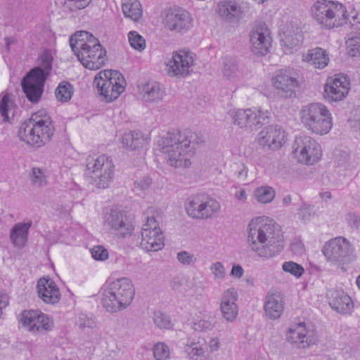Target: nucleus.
<instances>
[{"label": "nucleus", "mask_w": 360, "mask_h": 360, "mask_svg": "<svg viewBox=\"0 0 360 360\" xmlns=\"http://www.w3.org/2000/svg\"><path fill=\"white\" fill-rule=\"evenodd\" d=\"M248 245L258 257L271 258L284 248L283 235L280 226L266 217L252 219L247 228Z\"/></svg>", "instance_id": "obj_1"}, {"label": "nucleus", "mask_w": 360, "mask_h": 360, "mask_svg": "<svg viewBox=\"0 0 360 360\" xmlns=\"http://www.w3.org/2000/svg\"><path fill=\"white\" fill-rule=\"evenodd\" d=\"M198 136L188 130L169 131L158 141V150L162 153L172 167L188 168L189 157L199 143Z\"/></svg>", "instance_id": "obj_2"}, {"label": "nucleus", "mask_w": 360, "mask_h": 360, "mask_svg": "<svg viewBox=\"0 0 360 360\" xmlns=\"http://www.w3.org/2000/svg\"><path fill=\"white\" fill-rule=\"evenodd\" d=\"M70 46L80 63L87 69L98 70L107 60L106 51L99 40L86 31H79L70 38Z\"/></svg>", "instance_id": "obj_3"}, {"label": "nucleus", "mask_w": 360, "mask_h": 360, "mask_svg": "<svg viewBox=\"0 0 360 360\" xmlns=\"http://www.w3.org/2000/svg\"><path fill=\"white\" fill-rule=\"evenodd\" d=\"M53 58L49 51H45L38 58V66L32 69L22 81V88L27 98L32 103L40 99L46 79L52 69Z\"/></svg>", "instance_id": "obj_4"}, {"label": "nucleus", "mask_w": 360, "mask_h": 360, "mask_svg": "<svg viewBox=\"0 0 360 360\" xmlns=\"http://www.w3.org/2000/svg\"><path fill=\"white\" fill-rule=\"evenodd\" d=\"M135 295L131 280L121 278L112 281L102 296L103 307L109 313H116L127 308Z\"/></svg>", "instance_id": "obj_5"}, {"label": "nucleus", "mask_w": 360, "mask_h": 360, "mask_svg": "<svg viewBox=\"0 0 360 360\" xmlns=\"http://www.w3.org/2000/svg\"><path fill=\"white\" fill-rule=\"evenodd\" d=\"M312 18L325 29L342 26L347 22L346 7L338 1L319 0L311 7Z\"/></svg>", "instance_id": "obj_6"}, {"label": "nucleus", "mask_w": 360, "mask_h": 360, "mask_svg": "<svg viewBox=\"0 0 360 360\" xmlns=\"http://www.w3.org/2000/svg\"><path fill=\"white\" fill-rule=\"evenodd\" d=\"M300 117L304 128L312 134L326 135L333 127L331 113L321 103H312L303 106Z\"/></svg>", "instance_id": "obj_7"}, {"label": "nucleus", "mask_w": 360, "mask_h": 360, "mask_svg": "<svg viewBox=\"0 0 360 360\" xmlns=\"http://www.w3.org/2000/svg\"><path fill=\"white\" fill-rule=\"evenodd\" d=\"M163 216L164 212L160 208L150 207L147 210L140 243L141 247L146 252H157L164 248V236L159 226Z\"/></svg>", "instance_id": "obj_8"}, {"label": "nucleus", "mask_w": 360, "mask_h": 360, "mask_svg": "<svg viewBox=\"0 0 360 360\" xmlns=\"http://www.w3.org/2000/svg\"><path fill=\"white\" fill-rule=\"evenodd\" d=\"M86 173L92 184L98 188H106L114 177V164L105 155L89 156L86 159Z\"/></svg>", "instance_id": "obj_9"}, {"label": "nucleus", "mask_w": 360, "mask_h": 360, "mask_svg": "<svg viewBox=\"0 0 360 360\" xmlns=\"http://www.w3.org/2000/svg\"><path fill=\"white\" fill-rule=\"evenodd\" d=\"M94 84L105 101L111 102L124 91L126 82L119 71L105 70L96 75Z\"/></svg>", "instance_id": "obj_10"}, {"label": "nucleus", "mask_w": 360, "mask_h": 360, "mask_svg": "<svg viewBox=\"0 0 360 360\" xmlns=\"http://www.w3.org/2000/svg\"><path fill=\"white\" fill-rule=\"evenodd\" d=\"M233 123L241 129L255 130L269 122L270 111L261 109H233L228 112Z\"/></svg>", "instance_id": "obj_11"}, {"label": "nucleus", "mask_w": 360, "mask_h": 360, "mask_svg": "<svg viewBox=\"0 0 360 360\" xmlns=\"http://www.w3.org/2000/svg\"><path fill=\"white\" fill-rule=\"evenodd\" d=\"M21 327L33 335H44L51 330L53 321L51 317L40 310H24L18 315Z\"/></svg>", "instance_id": "obj_12"}, {"label": "nucleus", "mask_w": 360, "mask_h": 360, "mask_svg": "<svg viewBox=\"0 0 360 360\" xmlns=\"http://www.w3.org/2000/svg\"><path fill=\"white\" fill-rule=\"evenodd\" d=\"M293 153L298 160L306 165H313L322 156L319 143L313 138L303 135L297 137L293 144Z\"/></svg>", "instance_id": "obj_13"}, {"label": "nucleus", "mask_w": 360, "mask_h": 360, "mask_svg": "<svg viewBox=\"0 0 360 360\" xmlns=\"http://www.w3.org/2000/svg\"><path fill=\"white\" fill-rule=\"evenodd\" d=\"M162 23L168 30L184 34L193 27L191 14L180 7L165 9L162 14Z\"/></svg>", "instance_id": "obj_14"}, {"label": "nucleus", "mask_w": 360, "mask_h": 360, "mask_svg": "<svg viewBox=\"0 0 360 360\" xmlns=\"http://www.w3.org/2000/svg\"><path fill=\"white\" fill-rule=\"evenodd\" d=\"M103 226L112 233L122 238L131 235L134 231L127 212L119 208L106 211L103 216Z\"/></svg>", "instance_id": "obj_15"}, {"label": "nucleus", "mask_w": 360, "mask_h": 360, "mask_svg": "<svg viewBox=\"0 0 360 360\" xmlns=\"http://www.w3.org/2000/svg\"><path fill=\"white\" fill-rule=\"evenodd\" d=\"M194 65L193 53L188 51L180 50L173 53L167 63V72L171 77H186Z\"/></svg>", "instance_id": "obj_16"}, {"label": "nucleus", "mask_w": 360, "mask_h": 360, "mask_svg": "<svg viewBox=\"0 0 360 360\" xmlns=\"http://www.w3.org/2000/svg\"><path fill=\"white\" fill-rule=\"evenodd\" d=\"M276 94L282 98H290L295 96L298 81L292 70H280L272 79Z\"/></svg>", "instance_id": "obj_17"}, {"label": "nucleus", "mask_w": 360, "mask_h": 360, "mask_svg": "<svg viewBox=\"0 0 360 360\" xmlns=\"http://www.w3.org/2000/svg\"><path fill=\"white\" fill-rule=\"evenodd\" d=\"M251 50L257 56H265L271 46L270 31L264 22L255 25L250 35Z\"/></svg>", "instance_id": "obj_18"}, {"label": "nucleus", "mask_w": 360, "mask_h": 360, "mask_svg": "<svg viewBox=\"0 0 360 360\" xmlns=\"http://www.w3.org/2000/svg\"><path fill=\"white\" fill-rule=\"evenodd\" d=\"M351 252L349 242L343 237H336L327 242L323 252L330 262H342Z\"/></svg>", "instance_id": "obj_19"}, {"label": "nucleus", "mask_w": 360, "mask_h": 360, "mask_svg": "<svg viewBox=\"0 0 360 360\" xmlns=\"http://www.w3.org/2000/svg\"><path fill=\"white\" fill-rule=\"evenodd\" d=\"M350 89L349 79L344 75H338L335 78L328 79L324 87V98L331 101L342 100Z\"/></svg>", "instance_id": "obj_20"}, {"label": "nucleus", "mask_w": 360, "mask_h": 360, "mask_svg": "<svg viewBox=\"0 0 360 360\" xmlns=\"http://www.w3.org/2000/svg\"><path fill=\"white\" fill-rule=\"evenodd\" d=\"M287 339L297 347L304 349L314 345L317 335L314 330L307 329L304 323H300L289 329Z\"/></svg>", "instance_id": "obj_21"}, {"label": "nucleus", "mask_w": 360, "mask_h": 360, "mask_svg": "<svg viewBox=\"0 0 360 360\" xmlns=\"http://www.w3.org/2000/svg\"><path fill=\"white\" fill-rule=\"evenodd\" d=\"M284 137L285 133L281 127L271 125L259 133L258 143L264 148L276 150L282 146Z\"/></svg>", "instance_id": "obj_22"}, {"label": "nucleus", "mask_w": 360, "mask_h": 360, "mask_svg": "<svg viewBox=\"0 0 360 360\" xmlns=\"http://www.w3.org/2000/svg\"><path fill=\"white\" fill-rule=\"evenodd\" d=\"M34 123L35 125V133L39 137V147H42L50 141L53 136L55 128L51 117L47 115H42L41 112L34 114Z\"/></svg>", "instance_id": "obj_23"}, {"label": "nucleus", "mask_w": 360, "mask_h": 360, "mask_svg": "<svg viewBox=\"0 0 360 360\" xmlns=\"http://www.w3.org/2000/svg\"><path fill=\"white\" fill-rule=\"evenodd\" d=\"M37 295L46 304H56L60 300V292L56 283L50 278H41L37 283Z\"/></svg>", "instance_id": "obj_24"}, {"label": "nucleus", "mask_w": 360, "mask_h": 360, "mask_svg": "<svg viewBox=\"0 0 360 360\" xmlns=\"http://www.w3.org/2000/svg\"><path fill=\"white\" fill-rule=\"evenodd\" d=\"M330 307L340 314H350L353 310V302L349 296L342 291H332L329 296Z\"/></svg>", "instance_id": "obj_25"}, {"label": "nucleus", "mask_w": 360, "mask_h": 360, "mask_svg": "<svg viewBox=\"0 0 360 360\" xmlns=\"http://www.w3.org/2000/svg\"><path fill=\"white\" fill-rule=\"evenodd\" d=\"M217 11L222 20L229 22L238 21L242 15L240 5L233 1H223L217 4Z\"/></svg>", "instance_id": "obj_26"}, {"label": "nucleus", "mask_w": 360, "mask_h": 360, "mask_svg": "<svg viewBox=\"0 0 360 360\" xmlns=\"http://www.w3.org/2000/svg\"><path fill=\"white\" fill-rule=\"evenodd\" d=\"M284 302L278 292L269 293L266 297L264 311L266 316L272 320L278 319L283 314Z\"/></svg>", "instance_id": "obj_27"}, {"label": "nucleus", "mask_w": 360, "mask_h": 360, "mask_svg": "<svg viewBox=\"0 0 360 360\" xmlns=\"http://www.w3.org/2000/svg\"><path fill=\"white\" fill-rule=\"evenodd\" d=\"M32 221L19 222L15 224L10 231V240L14 246L24 248L27 242L29 230Z\"/></svg>", "instance_id": "obj_28"}, {"label": "nucleus", "mask_w": 360, "mask_h": 360, "mask_svg": "<svg viewBox=\"0 0 360 360\" xmlns=\"http://www.w3.org/2000/svg\"><path fill=\"white\" fill-rule=\"evenodd\" d=\"M35 130L34 115H32L30 119L21 124L18 131V136L20 141L25 142L27 144L39 148L38 143L39 137H37Z\"/></svg>", "instance_id": "obj_29"}, {"label": "nucleus", "mask_w": 360, "mask_h": 360, "mask_svg": "<svg viewBox=\"0 0 360 360\" xmlns=\"http://www.w3.org/2000/svg\"><path fill=\"white\" fill-rule=\"evenodd\" d=\"M303 60L314 65L316 68H325L329 61V58L325 50L321 48H315L308 51L303 56Z\"/></svg>", "instance_id": "obj_30"}, {"label": "nucleus", "mask_w": 360, "mask_h": 360, "mask_svg": "<svg viewBox=\"0 0 360 360\" xmlns=\"http://www.w3.org/2000/svg\"><path fill=\"white\" fill-rule=\"evenodd\" d=\"M204 195H196L189 197L185 202L187 214L196 219H202Z\"/></svg>", "instance_id": "obj_31"}, {"label": "nucleus", "mask_w": 360, "mask_h": 360, "mask_svg": "<svg viewBox=\"0 0 360 360\" xmlns=\"http://www.w3.org/2000/svg\"><path fill=\"white\" fill-rule=\"evenodd\" d=\"M222 73L226 79L233 82L240 80L242 73L238 67V60L233 57H225L223 62Z\"/></svg>", "instance_id": "obj_32"}, {"label": "nucleus", "mask_w": 360, "mask_h": 360, "mask_svg": "<svg viewBox=\"0 0 360 360\" xmlns=\"http://www.w3.org/2000/svg\"><path fill=\"white\" fill-rule=\"evenodd\" d=\"M122 11L125 18L137 22L143 15L139 0H122Z\"/></svg>", "instance_id": "obj_33"}, {"label": "nucleus", "mask_w": 360, "mask_h": 360, "mask_svg": "<svg viewBox=\"0 0 360 360\" xmlns=\"http://www.w3.org/2000/svg\"><path fill=\"white\" fill-rule=\"evenodd\" d=\"M143 98L146 102H157L161 101L165 96V91L161 88L160 83L148 82L143 87Z\"/></svg>", "instance_id": "obj_34"}, {"label": "nucleus", "mask_w": 360, "mask_h": 360, "mask_svg": "<svg viewBox=\"0 0 360 360\" xmlns=\"http://www.w3.org/2000/svg\"><path fill=\"white\" fill-rule=\"evenodd\" d=\"M221 204L216 199L204 195L202 220L213 219L221 212Z\"/></svg>", "instance_id": "obj_35"}, {"label": "nucleus", "mask_w": 360, "mask_h": 360, "mask_svg": "<svg viewBox=\"0 0 360 360\" xmlns=\"http://www.w3.org/2000/svg\"><path fill=\"white\" fill-rule=\"evenodd\" d=\"M15 106L11 94L7 93L3 96L0 101V114L4 122H10L14 116Z\"/></svg>", "instance_id": "obj_36"}, {"label": "nucleus", "mask_w": 360, "mask_h": 360, "mask_svg": "<svg viewBox=\"0 0 360 360\" xmlns=\"http://www.w3.org/2000/svg\"><path fill=\"white\" fill-rule=\"evenodd\" d=\"M143 139L141 133L136 131L125 134L122 137L123 146L131 150H136L140 148L143 144Z\"/></svg>", "instance_id": "obj_37"}, {"label": "nucleus", "mask_w": 360, "mask_h": 360, "mask_svg": "<svg viewBox=\"0 0 360 360\" xmlns=\"http://www.w3.org/2000/svg\"><path fill=\"white\" fill-rule=\"evenodd\" d=\"M276 191L270 186H261L254 191L255 198L261 203L271 202L275 198Z\"/></svg>", "instance_id": "obj_38"}, {"label": "nucleus", "mask_w": 360, "mask_h": 360, "mask_svg": "<svg viewBox=\"0 0 360 360\" xmlns=\"http://www.w3.org/2000/svg\"><path fill=\"white\" fill-rule=\"evenodd\" d=\"M47 172L45 169L34 167L29 174L30 180L32 186L42 187L47 184Z\"/></svg>", "instance_id": "obj_39"}, {"label": "nucleus", "mask_w": 360, "mask_h": 360, "mask_svg": "<svg viewBox=\"0 0 360 360\" xmlns=\"http://www.w3.org/2000/svg\"><path fill=\"white\" fill-rule=\"evenodd\" d=\"M73 86L68 82H62L56 89V97L58 101L68 102L72 96Z\"/></svg>", "instance_id": "obj_40"}, {"label": "nucleus", "mask_w": 360, "mask_h": 360, "mask_svg": "<svg viewBox=\"0 0 360 360\" xmlns=\"http://www.w3.org/2000/svg\"><path fill=\"white\" fill-rule=\"evenodd\" d=\"M205 345L201 344L200 342H192L191 345L186 346V352L191 360H200L205 352Z\"/></svg>", "instance_id": "obj_41"}, {"label": "nucleus", "mask_w": 360, "mask_h": 360, "mask_svg": "<svg viewBox=\"0 0 360 360\" xmlns=\"http://www.w3.org/2000/svg\"><path fill=\"white\" fill-rule=\"evenodd\" d=\"M129 44L134 49L142 51L146 47L144 38L136 31H131L128 34Z\"/></svg>", "instance_id": "obj_42"}, {"label": "nucleus", "mask_w": 360, "mask_h": 360, "mask_svg": "<svg viewBox=\"0 0 360 360\" xmlns=\"http://www.w3.org/2000/svg\"><path fill=\"white\" fill-rule=\"evenodd\" d=\"M153 319L154 323L162 329H169L172 326L169 317L160 311L153 313Z\"/></svg>", "instance_id": "obj_43"}, {"label": "nucleus", "mask_w": 360, "mask_h": 360, "mask_svg": "<svg viewBox=\"0 0 360 360\" xmlns=\"http://www.w3.org/2000/svg\"><path fill=\"white\" fill-rule=\"evenodd\" d=\"M238 298V293L233 288L225 290L221 298L220 307L237 305L236 302Z\"/></svg>", "instance_id": "obj_44"}, {"label": "nucleus", "mask_w": 360, "mask_h": 360, "mask_svg": "<svg viewBox=\"0 0 360 360\" xmlns=\"http://www.w3.org/2000/svg\"><path fill=\"white\" fill-rule=\"evenodd\" d=\"M282 269L285 272L290 273L297 278L300 277L304 273V268L292 261L284 262Z\"/></svg>", "instance_id": "obj_45"}, {"label": "nucleus", "mask_w": 360, "mask_h": 360, "mask_svg": "<svg viewBox=\"0 0 360 360\" xmlns=\"http://www.w3.org/2000/svg\"><path fill=\"white\" fill-rule=\"evenodd\" d=\"M153 354L156 360H167L169 357V349L165 343L159 342L153 347Z\"/></svg>", "instance_id": "obj_46"}, {"label": "nucleus", "mask_w": 360, "mask_h": 360, "mask_svg": "<svg viewBox=\"0 0 360 360\" xmlns=\"http://www.w3.org/2000/svg\"><path fill=\"white\" fill-rule=\"evenodd\" d=\"M347 50L349 55L352 57L360 53V37H355L349 38L346 41Z\"/></svg>", "instance_id": "obj_47"}, {"label": "nucleus", "mask_w": 360, "mask_h": 360, "mask_svg": "<svg viewBox=\"0 0 360 360\" xmlns=\"http://www.w3.org/2000/svg\"><path fill=\"white\" fill-rule=\"evenodd\" d=\"M298 214L302 221H309L315 216L314 207L307 204H303L299 209Z\"/></svg>", "instance_id": "obj_48"}, {"label": "nucleus", "mask_w": 360, "mask_h": 360, "mask_svg": "<svg viewBox=\"0 0 360 360\" xmlns=\"http://www.w3.org/2000/svg\"><path fill=\"white\" fill-rule=\"evenodd\" d=\"M220 311L224 319L227 321H234L238 315V309L237 305L220 307Z\"/></svg>", "instance_id": "obj_49"}, {"label": "nucleus", "mask_w": 360, "mask_h": 360, "mask_svg": "<svg viewBox=\"0 0 360 360\" xmlns=\"http://www.w3.org/2000/svg\"><path fill=\"white\" fill-rule=\"evenodd\" d=\"M91 0H65L64 6L71 11H77L86 7Z\"/></svg>", "instance_id": "obj_50"}, {"label": "nucleus", "mask_w": 360, "mask_h": 360, "mask_svg": "<svg viewBox=\"0 0 360 360\" xmlns=\"http://www.w3.org/2000/svg\"><path fill=\"white\" fill-rule=\"evenodd\" d=\"M210 271L216 280H222L226 276V271L223 264L220 262L213 263L210 266Z\"/></svg>", "instance_id": "obj_51"}, {"label": "nucleus", "mask_w": 360, "mask_h": 360, "mask_svg": "<svg viewBox=\"0 0 360 360\" xmlns=\"http://www.w3.org/2000/svg\"><path fill=\"white\" fill-rule=\"evenodd\" d=\"M92 257L96 260L105 261L108 258V251L101 245L94 247L91 250Z\"/></svg>", "instance_id": "obj_52"}, {"label": "nucleus", "mask_w": 360, "mask_h": 360, "mask_svg": "<svg viewBox=\"0 0 360 360\" xmlns=\"http://www.w3.org/2000/svg\"><path fill=\"white\" fill-rule=\"evenodd\" d=\"M152 184V179L148 176L138 179L134 182V190L136 191H145L148 190Z\"/></svg>", "instance_id": "obj_53"}, {"label": "nucleus", "mask_w": 360, "mask_h": 360, "mask_svg": "<svg viewBox=\"0 0 360 360\" xmlns=\"http://www.w3.org/2000/svg\"><path fill=\"white\" fill-rule=\"evenodd\" d=\"M176 258L181 264L186 266L193 264L196 262V258L194 255L187 251L178 252Z\"/></svg>", "instance_id": "obj_54"}, {"label": "nucleus", "mask_w": 360, "mask_h": 360, "mask_svg": "<svg viewBox=\"0 0 360 360\" xmlns=\"http://www.w3.org/2000/svg\"><path fill=\"white\" fill-rule=\"evenodd\" d=\"M205 285L203 282L200 281H194L191 286L193 295L195 296H202L205 291Z\"/></svg>", "instance_id": "obj_55"}, {"label": "nucleus", "mask_w": 360, "mask_h": 360, "mask_svg": "<svg viewBox=\"0 0 360 360\" xmlns=\"http://www.w3.org/2000/svg\"><path fill=\"white\" fill-rule=\"evenodd\" d=\"M235 175L241 181H245L248 177V169L244 164H235Z\"/></svg>", "instance_id": "obj_56"}, {"label": "nucleus", "mask_w": 360, "mask_h": 360, "mask_svg": "<svg viewBox=\"0 0 360 360\" xmlns=\"http://www.w3.org/2000/svg\"><path fill=\"white\" fill-rule=\"evenodd\" d=\"M347 22L355 30H360V13H352L351 15L347 14Z\"/></svg>", "instance_id": "obj_57"}, {"label": "nucleus", "mask_w": 360, "mask_h": 360, "mask_svg": "<svg viewBox=\"0 0 360 360\" xmlns=\"http://www.w3.org/2000/svg\"><path fill=\"white\" fill-rule=\"evenodd\" d=\"M347 221L352 228L359 229L360 226V217L355 214H347Z\"/></svg>", "instance_id": "obj_58"}, {"label": "nucleus", "mask_w": 360, "mask_h": 360, "mask_svg": "<svg viewBox=\"0 0 360 360\" xmlns=\"http://www.w3.org/2000/svg\"><path fill=\"white\" fill-rule=\"evenodd\" d=\"M301 40H302L301 36H295L293 37L292 36H286L283 39V41L288 47H293V46L297 45L301 41Z\"/></svg>", "instance_id": "obj_59"}, {"label": "nucleus", "mask_w": 360, "mask_h": 360, "mask_svg": "<svg viewBox=\"0 0 360 360\" xmlns=\"http://www.w3.org/2000/svg\"><path fill=\"white\" fill-rule=\"evenodd\" d=\"M290 251L296 255H301L303 254L304 249V245L301 241H295L290 245Z\"/></svg>", "instance_id": "obj_60"}, {"label": "nucleus", "mask_w": 360, "mask_h": 360, "mask_svg": "<svg viewBox=\"0 0 360 360\" xmlns=\"http://www.w3.org/2000/svg\"><path fill=\"white\" fill-rule=\"evenodd\" d=\"M195 328L200 330H207L212 328V325L210 321L205 320H200L195 323Z\"/></svg>", "instance_id": "obj_61"}, {"label": "nucleus", "mask_w": 360, "mask_h": 360, "mask_svg": "<svg viewBox=\"0 0 360 360\" xmlns=\"http://www.w3.org/2000/svg\"><path fill=\"white\" fill-rule=\"evenodd\" d=\"M243 267L239 264H234L231 271V275L236 278H240L243 275Z\"/></svg>", "instance_id": "obj_62"}, {"label": "nucleus", "mask_w": 360, "mask_h": 360, "mask_svg": "<svg viewBox=\"0 0 360 360\" xmlns=\"http://www.w3.org/2000/svg\"><path fill=\"white\" fill-rule=\"evenodd\" d=\"M235 197L238 200L244 202L247 199L246 191L244 189H240V190L236 191V193L235 194Z\"/></svg>", "instance_id": "obj_63"}, {"label": "nucleus", "mask_w": 360, "mask_h": 360, "mask_svg": "<svg viewBox=\"0 0 360 360\" xmlns=\"http://www.w3.org/2000/svg\"><path fill=\"white\" fill-rule=\"evenodd\" d=\"M321 198L324 200L327 201L331 198V193L330 192H323L320 194Z\"/></svg>", "instance_id": "obj_64"}]
</instances>
